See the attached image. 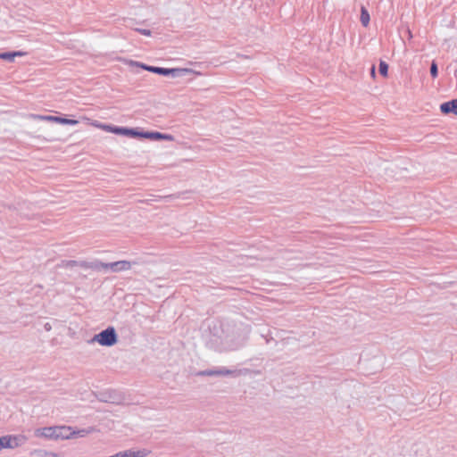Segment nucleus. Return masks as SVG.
Segmentation results:
<instances>
[{
  "label": "nucleus",
  "mask_w": 457,
  "mask_h": 457,
  "mask_svg": "<svg viewBox=\"0 0 457 457\" xmlns=\"http://www.w3.org/2000/svg\"><path fill=\"white\" fill-rule=\"evenodd\" d=\"M12 54H14V57H16V56H23L25 54V53H23L21 51L12 52Z\"/></svg>",
  "instance_id": "20"
},
{
  "label": "nucleus",
  "mask_w": 457,
  "mask_h": 457,
  "mask_svg": "<svg viewBox=\"0 0 457 457\" xmlns=\"http://www.w3.org/2000/svg\"><path fill=\"white\" fill-rule=\"evenodd\" d=\"M430 74L433 78H436L438 75V68H437V64L435 61H433L431 62Z\"/></svg>",
  "instance_id": "17"
},
{
  "label": "nucleus",
  "mask_w": 457,
  "mask_h": 457,
  "mask_svg": "<svg viewBox=\"0 0 457 457\" xmlns=\"http://www.w3.org/2000/svg\"><path fill=\"white\" fill-rule=\"evenodd\" d=\"M104 129L117 135H123L130 137H139V131L135 129L104 125Z\"/></svg>",
  "instance_id": "4"
},
{
  "label": "nucleus",
  "mask_w": 457,
  "mask_h": 457,
  "mask_svg": "<svg viewBox=\"0 0 457 457\" xmlns=\"http://www.w3.org/2000/svg\"><path fill=\"white\" fill-rule=\"evenodd\" d=\"M361 22L364 27H367L370 23V13L364 6L361 8Z\"/></svg>",
  "instance_id": "12"
},
{
  "label": "nucleus",
  "mask_w": 457,
  "mask_h": 457,
  "mask_svg": "<svg viewBox=\"0 0 457 457\" xmlns=\"http://www.w3.org/2000/svg\"><path fill=\"white\" fill-rule=\"evenodd\" d=\"M90 342H97L103 346H112L118 342V335L113 327H108L100 333L96 334Z\"/></svg>",
  "instance_id": "2"
},
{
  "label": "nucleus",
  "mask_w": 457,
  "mask_h": 457,
  "mask_svg": "<svg viewBox=\"0 0 457 457\" xmlns=\"http://www.w3.org/2000/svg\"><path fill=\"white\" fill-rule=\"evenodd\" d=\"M37 119L42 120H49V121H54L56 123L60 124H65V125H76L78 124V120L58 117V116H42V115H35L34 116Z\"/></svg>",
  "instance_id": "7"
},
{
  "label": "nucleus",
  "mask_w": 457,
  "mask_h": 457,
  "mask_svg": "<svg viewBox=\"0 0 457 457\" xmlns=\"http://www.w3.org/2000/svg\"><path fill=\"white\" fill-rule=\"evenodd\" d=\"M370 73H371V76L374 78L375 75H376V72H375V66L373 65L370 69Z\"/></svg>",
  "instance_id": "22"
},
{
  "label": "nucleus",
  "mask_w": 457,
  "mask_h": 457,
  "mask_svg": "<svg viewBox=\"0 0 457 457\" xmlns=\"http://www.w3.org/2000/svg\"><path fill=\"white\" fill-rule=\"evenodd\" d=\"M136 31L139 32L140 34L144 35V36H151L152 32L151 30L149 29H136Z\"/></svg>",
  "instance_id": "18"
},
{
  "label": "nucleus",
  "mask_w": 457,
  "mask_h": 457,
  "mask_svg": "<svg viewBox=\"0 0 457 457\" xmlns=\"http://www.w3.org/2000/svg\"><path fill=\"white\" fill-rule=\"evenodd\" d=\"M44 328L46 330V331H50L52 329V326L50 323H46L44 325Z\"/></svg>",
  "instance_id": "21"
},
{
  "label": "nucleus",
  "mask_w": 457,
  "mask_h": 457,
  "mask_svg": "<svg viewBox=\"0 0 457 457\" xmlns=\"http://www.w3.org/2000/svg\"><path fill=\"white\" fill-rule=\"evenodd\" d=\"M83 262H79L78 261H62V263L60 264V267H63V268H72V267H75V266H80V264L82 263Z\"/></svg>",
  "instance_id": "13"
},
{
  "label": "nucleus",
  "mask_w": 457,
  "mask_h": 457,
  "mask_svg": "<svg viewBox=\"0 0 457 457\" xmlns=\"http://www.w3.org/2000/svg\"><path fill=\"white\" fill-rule=\"evenodd\" d=\"M139 137H144V138L152 139V140H172L173 139V137L171 135L162 134L160 132H150V131H146V132L139 131Z\"/></svg>",
  "instance_id": "8"
},
{
  "label": "nucleus",
  "mask_w": 457,
  "mask_h": 457,
  "mask_svg": "<svg viewBox=\"0 0 457 457\" xmlns=\"http://www.w3.org/2000/svg\"><path fill=\"white\" fill-rule=\"evenodd\" d=\"M33 453L37 454L39 456H52V457H57L56 453H49L45 450H35Z\"/></svg>",
  "instance_id": "16"
},
{
  "label": "nucleus",
  "mask_w": 457,
  "mask_h": 457,
  "mask_svg": "<svg viewBox=\"0 0 457 457\" xmlns=\"http://www.w3.org/2000/svg\"><path fill=\"white\" fill-rule=\"evenodd\" d=\"M36 436L45 437L48 439H55V427H46L37 428L35 431Z\"/></svg>",
  "instance_id": "9"
},
{
  "label": "nucleus",
  "mask_w": 457,
  "mask_h": 457,
  "mask_svg": "<svg viewBox=\"0 0 457 457\" xmlns=\"http://www.w3.org/2000/svg\"><path fill=\"white\" fill-rule=\"evenodd\" d=\"M80 267L91 268L97 270H100L102 269L105 270H111L112 272H120L130 270L132 267V262L125 260L108 263L102 262H96L91 264H88L87 262H82L80 264Z\"/></svg>",
  "instance_id": "1"
},
{
  "label": "nucleus",
  "mask_w": 457,
  "mask_h": 457,
  "mask_svg": "<svg viewBox=\"0 0 457 457\" xmlns=\"http://www.w3.org/2000/svg\"><path fill=\"white\" fill-rule=\"evenodd\" d=\"M378 71L383 77H386L388 72V64L384 61H380Z\"/></svg>",
  "instance_id": "14"
},
{
  "label": "nucleus",
  "mask_w": 457,
  "mask_h": 457,
  "mask_svg": "<svg viewBox=\"0 0 457 457\" xmlns=\"http://www.w3.org/2000/svg\"><path fill=\"white\" fill-rule=\"evenodd\" d=\"M140 67L148 71H151V69L155 68V66H149V65L143 64V63L140 64Z\"/></svg>",
  "instance_id": "19"
},
{
  "label": "nucleus",
  "mask_w": 457,
  "mask_h": 457,
  "mask_svg": "<svg viewBox=\"0 0 457 457\" xmlns=\"http://www.w3.org/2000/svg\"><path fill=\"white\" fill-rule=\"evenodd\" d=\"M16 439V437H12L11 436H4L0 437V450L2 448H13L14 446L12 445V440Z\"/></svg>",
  "instance_id": "11"
},
{
  "label": "nucleus",
  "mask_w": 457,
  "mask_h": 457,
  "mask_svg": "<svg viewBox=\"0 0 457 457\" xmlns=\"http://www.w3.org/2000/svg\"><path fill=\"white\" fill-rule=\"evenodd\" d=\"M237 371L228 370L225 367L218 368V369H210L205 370L198 372L199 376H205V377H212V376H229V375H236Z\"/></svg>",
  "instance_id": "6"
},
{
  "label": "nucleus",
  "mask_w": 457,
  "mask_h": 457,
  "mask_svg": "<svg viewBox=\"0 0 457 457\" xmlns=\"http://www.w3.org/2000/svg\"><path fill=\"white\" fill-rule=\"evenodd\" d=\"M91 430L81 429L79 431H72L71 427L66 426H55V439H70L76 436H84L88 434Z\"/></svg>",
  "instance_id": "3"
},
{
  "label": "nucleus",
  "mask_w": 457,
  "mask_h": 457,
  "mask_svg": "<svg viewBox=\"0 0 457 457\" xmlns=\"http://www.w3.org/2000/svg\"><path fill=\"white\" fill-rule=\"evenodd\" d=\"M0 59L12 62L14 60V54H12V52L0 53Z\"/></svg>",
  "instance_id": "15"
},
{
  "label": "nucleus",
  "mask_w": 457,
  "mask_h": 457,
  "mask_svg": "<svg viewBox=\"0 0 457 457\" xmlns=\"http://www.w3.org/2000/svg\"><path fill=\"white\" fill-rule=\"evenodd\" d=\"M440 110L443 113H453L457 114V99H453L451 101L443 103L440 105Z\"/></svg>",
  "instance_id": "10"
},
{
  "label": "nucleus",
  "mask_w": 457,
  "mask_h": 457,
  "mask_svg": "<svg viewBox=\"0 0 457 457\" xmlns=\"http://www.w3.org/2000/svg\"><path fill=\"white\" fill-rule=\"evenodd\" d=\"M189 70L187 69H169V68H162V67H155L154 69H151V72L156 73L162 76H171L173 78L180 77L184 75L185 73L188 72Z\"/></svg>",
  "instance_id": "5"
}]
</instances>
